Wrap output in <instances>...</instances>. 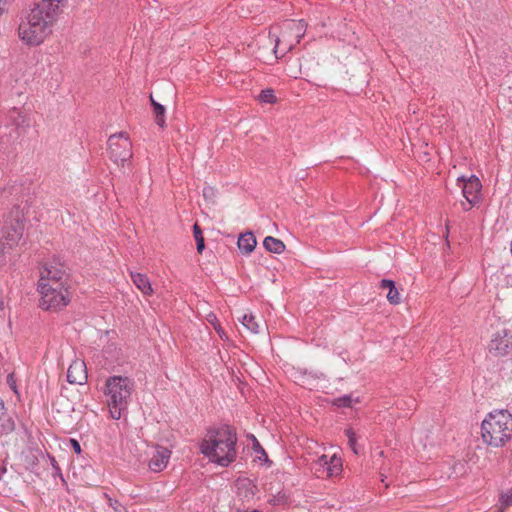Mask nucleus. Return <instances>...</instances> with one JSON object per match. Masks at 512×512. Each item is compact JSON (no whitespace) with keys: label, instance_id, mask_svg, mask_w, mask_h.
Wrapping results in <instances>:
<instances>
[{"label":"nucleus","instance_id":"1","mask_svg":"<svg viewBox=\"0 0 512 512\" xmlns=\"http://www.w3.org/2000/svg\"><path fill=\"white\" fill-rule=\"evenodd\" d=\"M64 0H36L33 7L24 12L18 26V37L29 46H38L52 33V27L60 13Z\"/></svg>","mask_w":512,"mask_h":512},{"label":"nucleus","instance_id":"2","mask_svg":"<svg viewBox=\"0 0 512 512\" xmlns=\"http://www.w3.org/2000/svg\"><path fill=\"white\" fill-rule=\"evenodd\" d=\"M237 434L228 425L210 428L200 444L201 453L211 462L227 467L236 459Z\"/></svg>","mask_w":512,"mask_h":512},{"label":"nucleus","instance_id":"3","mask_svg":"<svg viewBox=\"0 0 512 512\" xmlns=\"http://www.w3.org/2000/svg\"><path fill=\"white\" fill-rule=\"evenodd\" d=\"M484 443L492 447H502L512 438V415L508 410L490 412L481 425Z\"/></svg>","mask_w":512,"mask_h":512},{"label":"nucleus","instance_id":"4","mask_svg":"<svg viewBox=\"0 0 512 512\" xmlns=\"http://www.w3.org/2000/svg\"><path fill=\"white\" fill-rule=\"evenodd\" d=\"M133 388L134 382L128 377L111 376L107 378L103 393L113 419H120L123 411L128 408Z\"/></svg>","mask_w":512,"mask_h":512},{"label":"nucleus","instance_id":"5","mask_svg":"<svg viewBox=\"0 0 512 512\" xmlns=\"http://www.w3.org/2000/svg\"><path fill=\"white\" fill-rule=\"evenodd\" d=\"M24 232V215L18 208H13L0 226V266L5 265L7 254L16 247Z\"/></svg>","mask_w":512,"mask_h":512},{"label":"nucleus","instance_id":"6","mask_svg":"<svg viewBox=\"0 0 512 512\" xmlns=\"http://www.w3.org/2000/svg\"><path fill=\"white\" fill-rule=\"evenodd\" d=\"M41 294L39 306L44 310L57 311L67 306L70 302V293L67 285L59 287L42 283L38 286Z\"/></svg>","mask_w":512,"mask_h":512},{"label":"nucleus","instance_id":"7","mask_svg":"<svg viewBox=\"0 0 512 512\" xmlns=\"http://www.w3.org/2000/svg\"><path fill=\"white\" fill-rule=\"evenodd\" d=\"M108 150L110 159L116 164L123 165L132 155V143L126 133L111 135L108 139Z\"/></svg>","mask_w":512,"mask_h":512},{"label":"nucleus","instance_id":"8","mask_svg":"<svg viewBox=\"0 0 512 512\" xmlns=\"http://www.w3.org/2000/svg\"><path fill=\"white\" fill-rule=\"evenodd\" d=\"M42 283L55 287L67 285L68 274L64 265L56 260L45 263L40 270L38 286H42Z\"/></svg>","mask_w":512,"mask_h":512},{"label":"nucleus","instance_id":"9","mask_svg":"<svg viewBox=\"0 0 512 512\" xmlns=\"http://www.w3.org/2000/svg\"><path fill=\"white\" fill-rule=\"evenodd\" d=\"M489 353L494 357H502L512 352V335L506 329L497 331L488 345Z\"/></svg>","mask_w":512,"mask_h":512},{"label":"nucleus","instance_id":"10","mask_svg":"<svg viewBox=\"0 0 512 512\" xmlns=\"http://www.w3.org/2000/svg\"><path fill=\"white\" fill-rule=\"evenodd\" d=\"M462 185V194L470 205H475L480 200L482 185L478 177L471 175L468 178L464 176L457 180Z\"/></svg>","mask_w":512,"mask_h":512},{"label":"nucleus","instance_id":"11","mask_svg":"<svg viewBox=\"0 0 512 512\" xmlns=\"http://www.w3.org/2000/svg\"><path fill=\"white\" fill-rule=\"evenodd\" d=\"M306 28L307 24L304 20H287L283 24L281 37L283 39L293 37L295 44H298L300 39L304 36Z\"/></svg>","mask_w":512,"mask_h":512},{"label":"nucleus","instance_id":"12","mask_svg":"<svg viewBox=\"0 0 512 512\" xmlns=\"http://www.w3.org/2000/svg\"><path fill=\"white\" fill-rule=\"evenodd\" d=\"M87 380L86 365L81 360L73 361L67 370V381L70 384L82 385Z\"/></svg>","mask_w":512,"mask_h":512},{"label":"nucleus","instance_id":"13","mask_svg":"<svg viewBox=\"0 0 512 512\" xmlns=\"http://www.w3.org/2000/svg\"><path fill=\"white\" fill-rule=\"evenodd\" d=\"M170 455L171 452L169 449L162 446H157L149 461V468L154 472L163 470L168 463Z\"/></svg>","mask_w":512,"mask_h":512},{"label":"nucleus","instance_id":"14","mask_svg":"<svg viewBox=\"0 0 512 512\" xmlns=\"http://www.w3.org/2000/svg\"><path fill=\"white\" fill-rule=\"evenodd\" d=\"M257 244L256 238L252 232H245L240 234L238 238V248L244 255H249L253 252Z\"/></svg>","mask_w":512,"mask_h":512},{"label":"nucleus","instance_id":"15","mask_svg":"<svg viewBox=\"0 0 512 512\" xmlns=\"http://www.w3.org/2000/svg\"><path fill=\"white\" fill-rule=\"evenodd\" d=\"M380 288L388 289L387 300L390 304L397 305L401 302V296L395 286V282L389 279H382L380 281Z\"/></svg>","mask_w":512,"mask_h":512},{"label":"nucleus","instance_id":"16","mask_svg":"<svg viewBox=\"0 0 512 512\" xmlns=\"http://www.w3.org/2000/svg\"><path fill=\"white\" fill-rule=\"evenodd\" d=\"M131 279L136 287L145 295H151L153 289L148 277L141 273H131Z\"/></svg>","mask_w":512,"mask_h":512},{"label":"nucleus","instance_id":"17","mask_svg":"<svg viewBox=\"0 0 512 512\" xmlns=\"http://www.w3.org/2000/svg\"><path fill=\"white\" fill-rule=\"evenodd\" d=\"M8 118L11 123L18 128L29 126V120L27 116L16 107H13L8 111Z\"/></svg>","mask_w":512,"mask_h":512},{"label":"nucleus","instance_id":"18","mask_svg":"<svg viewBox=\"0 0 512 512\" xmlns=\"http://www.w3.org/2000/svg\"><path fill=\"white\" fill-rule=\"evenodd\" d=\"M263 245L267 251L275 254H281L285 250V244L272 236L265 237Z\"/></svg>","mask_w":512,"mask_h":512},{"label":"nucleus","instance_id":"19","mask_svg":"<svg viewBox=\"0 0 512 512\" xmlns=\"http://www.w3.org/2000/svg\"><path fill=\"white\" fill-rule=\"evenodd\" d=\"M342 471V463L341 459L333 455L329 459V464L327 466V469L325 471V475L327 477H334L340 474Z\"/></svg>","mask_w":512,"mask_h":512},{"label":"nucleus","instance_id":"20","mask_svg":"<svg viewBox=\"0 0 512 512\" xmlns=\"http://www.w3.org/2000/svg\"><path fill=\"white\" fill-rule=\"evenodd\" d=\"M242 325L251 333H259L260 323L256 321L255 316L252 314H244L242 317Z\"/></svg>","mask_w":512,"mask_h":512},{"label":"nucleus","instance_id":"21","mask_svg":"<svg viewBox=\"0 0 512 512\" xmlns=\"http://www.w3.org/2000/svg\"><path fill=\"white\" fill-rule=\"evenodd\" d=\"M165 111V107L160 103L155 104L153 107L155 122L161 128L165 126Z\"/></svg>","mask_w":512,"mask_h":512},{"label":"nucleus","instance_id":"22","mask_svg":"<svg viewBox=\"0 0 512 512\" xmlns=\"http://www.w3.org/2000/svg\"><path fill=\"white\" fill-rule=\"evenodd\" d=\"M193 234L196 241V248L198 253H202L205 249L204 237L202 235V230L198 224H194L193 226Z\"/></svg>","mask_w":512,"mask_h":512},{"label":"nucleus","instance_id":"23","mask_svg":"<svg viewBox=\"0 0 512 512\" xmlns=\"http://www.w3.org/2000/svg\"><path fill=\"white\" fill-rule=\"evenodd\" d=\"M260 102L273 104L276 102V96L273 89H264L258 96Z\"/></svg>","mask_w":512,"mask_h":512},{"label":"nucleus","instance_id":"24","mask_svg":"<svg viewBox=\"0 0 512 512\" xmlns=\"http://www.w3.org/2000/svg\"><path fill=\"white\" fill-rule=\"evenodd\" d=\"M499 502L502 508H508L512 505V488L500 494Z\"/></svg>","mask_w":512,"mask_h":512},{"label":"nucleus","instance_id":"25","mask_svg":"<svg viewBox=\"0 0 512 512\" xmlns=\"http://www.w3.org/2000/svg\"><path fill=\"white\" fill-rule=\"evenodd\" d=\"M329 459L330 457H328L327 455L320 456L316 461V465L318 466V468H316V471L324 474L329 464Z\"/></svg>","mask_w":512,"mask_h":512},{"label":"nucleus","instance_id":"26","mask_svg":"<svg viewBox=\"0 0 512 512\" xmlns=\"http://www.w3.org/2000/svg\"><path fill=\"white\" fill-rule=\"evenodd\" d=\"M347 437H348V444L350 446V448L353 450V452L355 454H358L359 451L357 449V446H356V434L355 432L352 430V429H347L345 431Z\"/></svg>","mask_w":512,"mask_h":512},{"label":"nucleus","instance_id":"27","mask_svg":"<svg viewBox=\"0 0 512 512\" xmlns=\"http://www.w3.org/2000/svg\"><path fill=\"white\" fill-rule=\"evenodd\" d=\"M252 438L254 440L253 450L255 451V453L260 454L258 456V459L260 461L267 460V454H266L265 450L263 449V447L260 445V443L257 441V439L253 435H252Z\"/></svg>","mask_w":512,"mask_h":512},{"label":"nucleus","instance_id":"28","mask_svg":"<svg viewBox=\"0 0 512 512\" xmlns=\"http://www.w3.org/2000/svg\"><path fill=\"white\" fill-rule=\"evenodd\" d=\"M336 404L338 406H342V407H349L351 405V398H350V396H344V397L338 398L336 400Z\"/></svg>","mask_w":512,"mask_h":512},{"label":"nucleus","instance_id":"29","mask_svg":"<svg viewBox=\"0 0 512 512\" xmlns=\"http://www.w3.org/2000/svg\"><path fill=\"white\" fill-rule=\"evenodd\" d=\"M203 196L205 199H208V200H213L214 196H215V191L212 187H205L203 189Z\"/></svg>","mask_w":512,"mask_h":512},{"label":"nucleus","instance_id":"30","mask_svg":"<svg viewBox=\"0 0 512 512\" xmlns=\"http://www.w3.org/2000/svg\"><path fill=\"white\" fill-rule=\"evenodd\" d=\"M7 383L8 385L11 387V389L14 390V392L17 393V390H16V381L14 379V375L11 373L7 376Z\"/></svg>","mask_w":512,"mask_h":512},{"label":"nucleus","instance_id":"31","mask_svg":"<svg viewBox=\"0 0 512 512\" xmlns=\"http://www.w3.org/2000/svg\"><path fill=\"white\" fill-rule=\"evenodd\" d=\"M71 446L75 453L80 454L81 453V446L79 442L76 439H70Z\"/></svg>","mask_w":512,"mask_h":512},{"label":"nucleus","instance_id":"32","mask_svg":"<svg viewBox=\"0 0 512 512\" xmlns=\"http://www.w3.org/2000/svg\"><path fill=\"white\" fill-rule=\"evenodd\" d=\"M214 329L217 331L218 335L223 339L224 337L227 338L224 330L220 326V324H214Z\"/></svg>","mask_w":512,"mask_h":512},{"label":"nucleus","instance_id":"33","mask_svg":"<svg viewBox=\"0 0 512 512\" xmlns=\"http://www.w3.org/2000/svg\"><path fill=\"white\" fill-rule=\"evenodd\" d=\"M461 206H462L463 210L468 211L471 209V207L473 205H470L468 202H461Z\"/></svg>","mask_w":512,"mask_h":512},{"label":"nucleus","instance_id":"34","mask_svg":"<svg viewBox=\"0 0 512 512\" xmlns=\"http://www.w3.org/2000/svg\"><path fill=\"white\" fill-rule=\"evenodd\" d=\"M275 41H276V44L274 47V53H275L276 57L278 58V46H279V43L281 40H280V38L277 37Z\"/></svg>","mask_w":512,"mask_h":512},{"label":"nucleus","instance_id":"35","mask_svg":"<svg viewBox=\"0 0 512 512\" xmlns=\"http://www.w3.org/2000/svg\"><path fill=\"white\" fill-rule=\"evenodd\" d=\"M209 321L214 325L216 323V316L215 315H209Z\"/></svg>","mask_w":512,"mask_h":512},{"label":"nucleus","instance_id":"36","mask_svg":"<svg viewBox=\"0 0 512 512\" xmlns=\"http://www.w3.org/2000/svg\"><path fill=\"white\" fill-rule=\"evenodd\" d=\"M150 101H151V105H152V107H154V105H155V104H158V102H156V101L154 100V98H153V96H152V95H150Z\"/></svg>","mask_w":512,"mask_h":512},{"label":"nucleus","instance_id":"37","mask_svg":"<svg viewBox=\"0 0 512 512\" xmlns=\"http://www.w3.org/2000/svg\"><path fill=\"white\" fill-rule=\"evenodd\" d=\"M110 505L113 506L114 510L117 512L116 504H118V501H115V504H112V499H109Z\"/></svg>","mask_w":512,"mask_h":512},{"label":"nucleus","instance_id":"38","mask_svg":"<svg viewBox=\"0 0 512 512\" xmlns=\"http://www.w3.org/2000/svg\"><path fill=\"white\" fill-rule=\"evenodd\" d=\"M110 505L113 506L114 510L117 512L116 504H118V501H115V504H112V499H109Z\"/></svg>","mask_w":512,"mask_h":512},{"label":"nucleus","instance_id":"39","mask_svg":"<svg viewBox=\"0 0 512 512\" xmlns=\"http://www.w3.org/2000/svg\"><path fill=\"white\" fill-rule=\"evenodd\" d=\"M110 505L113 506L114 510L117 512L116 504H118V501H115V504H112V499H109Z\"/></svg>","mask_w":512,"mask_h":512},{"label":"nucleus","instance_id":"40","mask_svg":"<svg viewBox=\"0 0 512 512\" xmlns=\"http://www.w3.org/2000/svg\"><path fill=\"white\" fill-rule=\"evenodd\" d=\"M3 306H4V302H3V300L0 298V309H2V308H3Z\"/></svg>","mask_w":512,"mask_h":512},{"label":"nucleus","instance_id":"41","mask_svg":"<svg viewBox=\"0 0 512 512\" xmlns=\"http://www.w3.org/2000/svg\"><path fill=\"white\" fill-rule=\"evenodd\" d=\"M0 408L3 409L4 408V402L2 400H0Z\"/></svg>","mask_w":512,"mask_h":512},{"label":"nucleus","instance_id":"42","mask_svg":"<svg viewBox=\"0 0 512 512\" xmlns=\"http://www.w3.org/2000/svg\"><path fill=\"white\" fill-rule=\"evenodd\" d=\"M504 509H505V508H502V507H501L497 512H504Z\"/></svg>","mask_w":512,"mask_h":512}]
</instances>
